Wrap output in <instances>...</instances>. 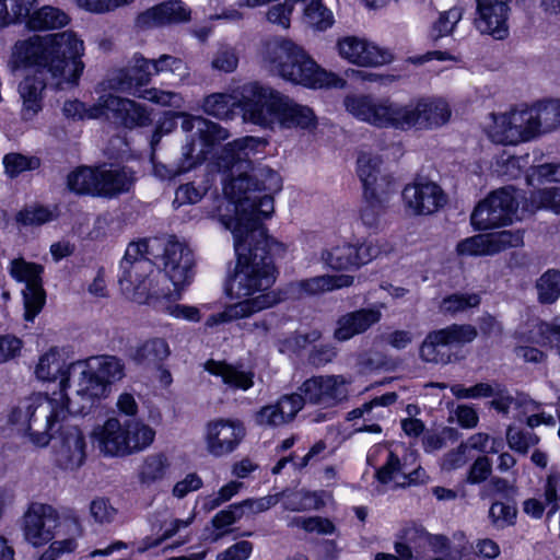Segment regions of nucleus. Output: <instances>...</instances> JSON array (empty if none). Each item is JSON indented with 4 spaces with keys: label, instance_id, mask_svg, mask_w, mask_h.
<instances>
[{
    "label": "nucleus",
    "instance_id": "obj_26",
    "mask_svg": "<svg viewBox=\"0 0 560 560\" xmlns=\"http://www.w3.org/2000/svg\"><path fill=\"white\" fill-rule=\"evenodd\" d=\"M382 313L377 308H360L341 315L336 322L334 338L343 342L361 335L381 320Z\"/></svg>",
    "mask_w": 560,
    "mask_h": 560
},
{
    "label": "nucleus",
    "instance_id": "obj_60",
    "mask_svg": "<svg viewBox=\"0 0 560 560\" xmlns=\"http://www.w3.org/2000/svg\"><path fill=\"white\" fill-rule=\"evenodd\" d=\"M90 515L97 524H109L115 520L117 510L108 499L96 498L90 503Z\"/></svg>",
    "mask_w": 560,
    "mask_h": 560
},
{
    "label": "nucleus",
    "instance_id": "obj_36",
    "mask_svg": "<svg viewBox=\"0 0 560 560\" xmlns=\"http://www.w3.org/2000/svg\"><path fill=\"white\" fill-rule=\"evenodd\" d=\"M102 382L110 389V385L125 376L122 361L114 355L93 357L85 361Z\"/></svg>",
    "mask_w": 560,
    "mask_h": 560
},
{
    "label": "nucleus",
    "instance_id": "obj_20",
    "mask_svg": "<svg viewBox=\"0 0 560 560\" xmlns=\"http://www.w3.org/2000/svg\"><path fill=\"white\" fill-rule=\"evenodd\" d=\"M55 453L61 468H79L86 457V442L82 431L77 425H60Z\"/></svg>",
    "mask_w": 560,
    "mask_h": 560
},
{
    "label": "nucleus",
    "instance_id": "obj_56",
    "mask_svg": "<svg viewBox=\"0 0 560 560\" xmlns=\"http://www.w3.org/2000/svg\"><path fill=\"white\" fill-rule=\"evenodd\" d=\"M5 173L10 177H16L22 172L35 170L39 166V160L36 158H27L20 153H9L3 158Z\"/></svg>",
    "mask_w": 560,
    "mask_h": 560
},
{
    "label": "nucleus",
    "instance_id": "obj_31",
    "mask_svg": "<svg viewBox=\"0 0 560 560\" xmlns=\"http://www.w3.org/2000/svg\"><path fill=\"white\" fill-rule=\"evenodd\" d=\"M296 44L283 37H271L262 40L258 49L261 63L282 78V68L293 55Z\"/></svg>",
    "mask_w": 560,
    "mask_h": 560
},
{
    "label": "nucleus",
    "instance_id": "obj_5",
    "mask_svg": "<svg viewBox=\"0 0 560 560\" xmlns=\"http://www.w3.org/2000/svg\"><path fill=\"white\" fill-rule=\"evenodd\" d=\"M69 415L72 412L66 393H36L19 402L11 412L10 421L25 432L35 445L46 446L52 438L55 427Z\"/></svg>",
    "mask_w": 560,
    "mask_h": 560
},
{
    "label": "nucleus",
    "instance_id": "obj_7",
    "mask_svg": "<svg viewBox=\"0 0 560 560\" xmlns=\"http://www.w3.org/2000/svg\"><path fill=\"white\" fill-rule=\"evenodd\" d=\"M23 530L28 542L33 546H43L56 535L80 536L82 526L79 516L72 510L66 511L60 521L52 506L35 503L24 514Z\"/></svg>",
    "mask_w": 560,
    "mask_h": 560
},
{
    "label": "nucleus",
    "instance_id": "obj_21",
    "mask_svg": "<svg viewBox=\"0 0 560 560\" xmlns=\"http://www.w3.org/2000/svg\"><path fill=\"white\" fill-rule=\"evenodd\" d=\"M402 199L415 214L427 215L436 212L446 203L442 188L433 182H415L402 190Z\"/></svg>",
    "mask_w": 560,
    "mask_h": 560
},
{
    "label": "nucleus",
    "instance_id": "obj_30",
    "mask_svg": "<svg viewBox=\"0 0 560 560\" xmlns=\"http://www.w3.org/2000/svg\"><path fill=\"white\" fill-rule=\"evenodd\" d=\"M296 44L283 37H271L262 40L258 49L261 63L282 78V68L293 55Z\"/></svg>",
    "mask_w": 560,
    "mask_h": 560
},
{
    "label": "nucleus",
    "instance_id": "obj_48",
    "mask_svg": "<svg viewBox=\"0 0 560 560\" xmlns=\"http://www.w3.org/2000/svg\"><path fill=\"white\" fill-rule=\"evenodd\" d=\"M154 74L170 72L174 80L184 82L189 77L187 65L179 58L171 55H161L151 59Z\"/></svg>",
    "mask_w": 560,
    "mask_h": 560
},
{
    "label": "nucleus",
    "instance_id": "obj_37",
    "mask_svg": "<svg viewBox=\"0 0 560 560\" xmlns=\"http://www.w3.org/2000/svg\"><path fill=\"white\" fill-rule=\"evenodd\" d=\"M28 28L34 31L63 27L69 23L68 15L58 8L45 5L26 18Z\"/></svg>",
    "mask_w": 560,
    "mask_h": 560
},
{
    "label": "nucleus",
    "instance_id": "obj_44",
    "mask_svg": "<svg viewBox=\"0 0 560 560\" xmlns=\"http://www.w3.org/2000/svg\"><path fill=\"white\" fill-rule=\"evenodd\" d=\"M538 301L541 304H552L560 296V271L549 269L536 282Z\"/></svg>",
    "mask_w": 560,
    "mask_h": 560
},
{
    "label": "nucleus",
    "instance_id": "obj_2",
    "mask_svg": "<svg viewBox=\"0 0 560 560\" xmlns=\"http://www.w3.org/2000/svg\"><path fill=\"white\" fill-rule=\"evenodd\" d=\"M83 52V40L72 31L45 36L34 35L15 43L13 57L16 61L39 68L35 74L27 75L19 84L23 119H32L42 110L46 88L44 71L50 73L58 89L75 85L84 69L81 60Z\"/></svg>",
    "mask_w": 560,
    "mask_h": 560
},
{
    "label": "nucleus",
    "instance_id": "obj_16",
    "mask_svg": "<svg viewBox=\"0 0 560 560\" xmlns=\"http://www.w3.org/2000/svg\"><path fill=\"white\" fill-rule=\"evenodd\" d=\"M347 384L342 375H319L304 381L299 390L307 402L331 408L347 399Z\"/></svg>",
    "mask_w": 560,
    "mask_h": 560
},
{
    "label": "nucleus",
    "instance_id": "obj_19",
    "mask_svg": "<svg viewBox=\"0 0 560 560\" xmlns=\"http://www.w3.org/2000/svg\"><path fill=\"white\" fill-rule=\"evenodd\" d=\"M357 172L363 186V196L393 194V178L378 155L361 152L357 160Z\"/></svg>",
    "mask_w": 560,
    "mask_h": 560
},
{
    "label": "nucleus",
    "instance_id": "obj_51",
    "mask_svg": "<svg viewBox=\"0 0 560 560\" xmlns=\"http://www.w3.org/2000/svg\"><path fill=\"white\" fill-rule=\"evenodd\" d=\"M235 100L226 93H213L203 101V112L217 118H226L231 113V108L235 105Z\"/></svg>",
    "mask_w": 560,
    "mask_h": 560
},
{
    "label": "nucleus",
    "instance_id": "obj_63",
    "mask_svg": "<svg viewBox=\"0 0 560 560\" xmlns=\"http://www.w3.org/2000/svg\"><path fill=\"white\" fill-rule=\"evenodd\" d=\"M212 67L223 72H233L238 65V56L234 48L222 46L212 59Z\"/></svg>",
    "mask_w": 560,
    "mask_h": 560
},
{
    "label": "nucleus",
    "instance_id": "obj_40",
    "mask_svg": "<svg viewBox=\"0 0 560 560\" xmlns=\"http://www.w3.org/2000/svg\"><path fill=\"white\" fill-rule=\"evenodd\" d=\"M37 0H0V30L25 22Z\"/></svg>",
    "mask_w": 560,
    "mask_h": 560
},
{
    "label": "nucleus",
    "instance_id": "obj_3",
    "mask_svg": "<svg viewBox=\"0 0 560 560\" xmlns=\"http://www.w3.org/2000/svg\"><path fill=\"white\" fill-rule=\"evenodd\" d=\"M343 104L352 116L362 121L401 130L438 128L446 124L452 114L448 104L440 98H419L399 104L389 98L360 94L347 96Z\"/></svg>",
    "mask_w": 560,
    "mask_h": 560
},
{
    "label": "nucleus",
    "instance_id": "obj_4",
    "mask_svg": "<svg viewBox=\"0 0 560 560\" xmlns=\"http://www.w3.org/2000/svg\"><path fill=\"white\" fill-rule=\"evenodd\" d=\"M238 104L244 120L262 128L273 129L278 125L281 128L313 129L317 124L312 108L259 82H248L240 88Z\"/></svg>",
    "mask_w": 560,
    "mask_h": 560
},
{
    "label": "nucleus",
    "instance_id": "obj_15",
    "mask_svg": "<svg viewBox=\"0 0 560 560\" xmlns=\"http://www.w3.org/2000/svg\"><path fill=\"white\" fill-rule=\"evenodd\" d=\"M121 276L119 283L126 292H132L135 299L142 298L150 300H161L166 294L165 290L160 289L152 276H160L155 272L152 260H138L135 264L120 262Z\"/></svg>",
    "mask_w": 560,
    "mask_h": 560
},
{
    "label": "nucleus",
    "instance_id": "obj_43",
    "mask_svg": "<svg viewBox=\"0 0 560 560\" xmlns=\"http://www.w3.org/2000/svg\"><path fill=\"white\" fill-rule=\"evenodd\" d=\"M390 195L364 196L361 221L369 229H378L388 208Z\"/></svg>",
    "mask_w": 560,
    "mask_h": 560
},
{
    "label": "nucleus",
    "instance_id": "obj_32",
    "mask_svg": "<svg viewBox=\"0 0 560 560\" xmlns=\"http://www.w3.org/2000/svg\"><path fill=\"white\" fill-rule=\"evenodd\" d=\"M203 162L205 154L202 151L196 152L195 139H190L182 148V156L176 164L166 165L163 163H158L152 158L153 173L158 178L162 180L173 179L176 176L192 170L197 165L202 164Z\"/></svg>",
    "mask_w": 560,
    "mask_h": 560
},
{
    "label": "nucleus",
    "instance_id": "obj_11",
    "mask_svg": "<svg viewBox=\"0 0 560 560\" xmlns=\"http://www.w3.org/2000/svg\"><path fill=\"white\" fill-rule=\"evenodd\" d=\"M68 372H71L70 377H73L75 386V396L72 398L68 396L72 415L89 412L96 400L108 395L107 386L85 361L70 363Z\"/></svg>",
    "mask_w": 560,
    "mask_h": 560
},
{
    "label": "nucleus",
    "instance_id": "obj_23",
    "mask_svg": "<svg viewBox=\"0 0 560 560\" xmlns=\"http://www.w3.org/2000/svg\"><path fill=\"white\" fill-rule=\"evenodd\" d=\"M132 60V66L120 69L109 79V86L139 98L143 94L141 88L150 83L154 71L151 59L135 55Z\"/></svg>",
    "mask_w": 560,
    "mask_h": 560
},
{
    "label": "nucleus",
    "instance_id": "obj_53",
    "mask_svg": "<svg viewBox=\"0 0 560 560\" xmlns=\"http://www.w3.org/2000/svg\"><path fill=\"white\" fill-rule=\"evenodd\" d=\"M480 304L478 294H452L443 299L441 310L447 314H457Z\"/></svg>",
    "mask_w": 560,
    "mask_h": 560
},
{
    "label": "nucleus",
    "instance_id": "obj_18",
    "mask_svg": "<svg viewBox=\"0 0 560 560\" xmlns=\"http://www.w3.org/2000/svg\"><path fill=\"white\" fill-rule=\"evenodd\" d=\"M341 58L360 67H380L393 60L392 52L357 36H346L337 42Z\"/></svg>",
    "mask_w": 560,
    "mask_h": 560
},
{
    "label": "nucleus",
    "instance_id": "obj_62",
    "mask_svg": "<svg viewBox=\"0 0 560 560\" xmlns=\"http://www.w3.org/2000/svg\"><path fill=\"white\" fill-rule=\"evenodd\" d=\"M254 420L257 425L264 428H276L285 424L277 404L261 407L256 411Z\"/></svg>",
    "mask_w": 560,
    "mask_h": 560
},
{
    "label": "nucleus",
    "instance_id": "obj_17",
    "mask_svg": "<svg viewBox=\"0 0 560 560\" xmlns=\"http://www.w3.org/2000/svg\"><path fill=\"white\" fill-rule=\"evenodd\" d=\"M110 114L114 119L127 128L150 124V116L143 106L132 100L113 94L102 95L92 109L90 117H109Z\"/></svg>",
    "mask_w": 560,
    "mask_h": 560
},
{
    "label": "nucleus",
    "instance_id": "obj_9",
    "mask_svg": "<svg viewBox=\"0 0 560 560\" xmlns=\"http://www.w3.org/2000/svg\"><path fill=\"white\" fill-rule=\"evenodd\" d=\"M161 248L163 253L159 257L162 259L164 275L174 287L173 291H165L163 299L176 301L195 277L194 253L187 244L173 236L162 242Z\"/></svg>",
    "mask_w": 560,
    "mask_h": 560
},
{
    "label": "nucleus",
    "instance_id": "obj_50",
    "mask_svg": "<svg viewBox=\"0 0 560 560\" xmlns=\"http://www.w3.org/2000/svg\"><path fill=\"white\" fill-rule=\"evenodd\" d=\"M530 207L533 210L545 209L560 214V187H548L530 192Z\"/></svg>",
    "mask_w": 560,
    "mask_h": 560
},
{
    "label": "nucleus",
    "instance_id": "obj_14",
    "mask_svg": "<svg viewBox=\"0 0 560 560\" xmlns=\"http://www.w3.org/2000/svg\"><path fill=\"white\" fill-rule=\"evenodd\" d=\"M246 435V428L238 419L218 418L205 428L203 441L207 452L214 457L233 453Z\"/></svg>",
    "mask_w": 560,
    "mask_h": 560
},
{
    "label": "nucleus",
    "instance_id": "obj_12",
    "mask_svg": "<svg viewBox=\"0 0 560 560\" xmlns=\"http://www.w3.org/2000/svg\"><path fill=\"white\" fill-rule=\"evenodd\" d=\"M292 54L282 68L284 80L313 89L336 86L341 82L334 73L322 69L301 46L296 45Z\"/></svg>",
    "mask_w": 560,
    "mask_h": 560
},
{
    "label": "nucleus",
    "instance_id": "obj_49",
    "mask_svg": "<svg viewBox=\"0 0 560 560\" xmlns=\"http://www.w3.org/2000/svg\"><path fill=\"white\" fill-rule=\"evenodd\" d=\"M161 247L162 241L160 240L130 243L121 262L135 264L138 260H152V258L159 257L156 252L161 249Z\"/></svg>",
    "mask_w": 560,
    "mask_h": 560
},
{
    "label": "nucleus",
    "instance_id": "obj_35",
    "mask_svg": "<svg viewBox=\"0 0 560 560\" xmlns=\"http://www.w3.org/2000/svg\"><path fill=\"white\" fill-rule=\"evenodd\" d=\"M140 19L149 26H161L186 22L190 19V12L182 1L170 0L147 10Z\"/></svg>",
    "mask_w": 560,
    "mask_h": 560
},
{
    "label": "nucleus",
    "instance_id": "obj_33",
    "mask_svg": "<svg viewBox=\"0 0 560 560\" xmlns=\"http://www.w3.org/2000/svg\"><path fill=\"white\" fill-rule=\"evenodd\" d=\"M69 364L65 362L57 348L49 349L44 353L36 364L35 375L39 381L52 382L60 377V390L66 393L69 387L70 374Z\"/></svg>",
    "mask_w": 560,
    "mask_h": 560
},
{
    "label": "nucleus",
    "instance_id": "obj_64",
    "mask_svg": "<svg viewBox=\"0 0 560 560\" xmlns=\"http://www.w3.org/2000/svg\"><path fill=\"white\" fill-rule=\"evenodd\" d=\"M52 213L44 207L26 208L16 215V221L23 225H40L51 221Z\"/></svg>",
    "mask_w": 560,
    "mask_h": 560
},
{
    "label": "nucleus",
    "instance_id": "obj_34",
    "mask_svg": "<svg viewBox=\"0 0 560 560\" xmlns=\"http://www.w3.org/2000/svg\"><path fill=\"white\" fill-rule=\"evenodd\" d=\"M205 370L214 376L221 377L223 384L233 390L245 392L254 385V373L243 370L241 365L211 359L205 363Z\"/></svg>",
    "mask_w": 560,
    "mask_h": 560
},
{
    "label": "nucleus",
    "instance_id": "obj_22",
    "mask_svg": "<svg viewBox=\"0 0 560 560\" xmlns=\"http://www.w3.org/2000/svg\"><path fill=\"white\" fill-rule=\"evenodd\" d=\"M477 18L475 25L482 34L503 39L509 34V0H476Z\"/></svg>",
    "mask_w": 560,
    "mask_h": 560
},
{
    "label": "nucleus",
    "instance_id": "obj_25",
    "mask_svg": "<svg viewBox=\"0 0 560 560\" xmlns=\"http://www.w3.org/2000/svg\"><path fill=\"white\" fill-rule=\"evenodd\" d=\"M490 139L503 145H516L525 140V116L523 110L512 109L502 115H492Z\"/></svg>",
    "mask_w": 560,
    "mask_h": 560
},
{
    "label": "nucleus",
    "instance_id": "obj_6",
    "mask_svg": "<svg viewBox=\"0 0 560 560\" xmlns=\"http://www.w3.org/2000/svg\"><path fill=\"white\" fill-rule=\"evenodd\" d=\"M155 431L140 421H127L122 424L117 418L107 419L92 432L96 447L106 456H126L141 452L150 446Z\"/></svg>",
    "mask_w": 560,
    "mask_h": 560
},
{
    "label": "nucleus",
    "instance_id": "obj_10",
    "mask_svg": "<svg viewBox=\"0 0 560 560\" xmlns=\"http://www.w3.org/2000/svg\"><path fill=\"white\" fill-rule=\"evenodd\" d=\"M478 330L469 324H452L430 331L420 346V358L433 364L446 365L453 361L452 348L472 342Z\"/></svg>",
    "mask_w": 560,
    "mask_h": 560
},
{
    "label": "nucleus",
    "instance_id": "obj_45",
    "mask_svg": "<svg viewBox=\"0 0 560 560\" xmlns=\"http://www.w3.org/2000/svg\"><path fill=\"white\" fill-rule=\"evenodd\" d=\"M198 136L201 141V145L200 148L196 147V152L202 151L206 160L214 145L229 139L230 132L221 125L205 118Z\"/></svg>",
    "mask_w": 560,
    "mask_h": 560
},
{
    "label": "nucleus",
    "instance_id": "obj_13",
    "mask_svg": "<svg viewBox=\"0 0 560 560\" xmlns=\"http://www.w3.org/2000/svg\"><path fill=\"white\" fill-rule=\"evenodd\" d=\"M9 271L14 280L25 283L23 290L24 317L26 320H33L42 311L46 301L42 280L44 268L42 265L16 258L11 261Z\"/></svg>",
    "mask_w": 560,
    "mask_h": 560
},
{
    "label": "nucleus",
    "instance_id": "obj_54",
    "mask_svg": "<svg viewBox=\"0 0 560 560\" xmlns=\"http://www.w3.org/2000/svg\"><path fill=\"white\" fill-rule=\"evenodd\" d=\"M490 235L494 255L512 247L522 246L524 241L523 230L520 229L492 232Z\"/></svg>",
    "mask_w": 560,
    "mask_h": 560
},
{
    "label": "nucleus",
    "instance_id": "obj_52",
    "mask_svg": "<svg viewBox=\"0 0 560 560\" xmlns=\"http://www.w3.org/2000/svg\"><path fill=\"white\" fill-rule=\"evenodd\" d=\"M462 18L463 9L460 7H454L440 13L439 19L432 26V37L434 39H439L452 34L456 24L462 20Z\"/></svg>",
    "mask_w": 560,
    "mask_h": 560
},
{
    "label": "nucleus",
    "instance_id": "obj_46",
    "mask_svg": "<svg viewBox=\"0 0 560 560\" xmlns=\"http://www.w3.org/2000/svg\"><path fill=\"white\" fill-rule=\"evenodd\" d=\"M303 4L305 21L317 30H326L332 24V14L320 0H298Z\"/></svg>",
    "mask_w": 560,
    "mask_h": 560
},
{
    "label": "nucleus",
    "instance_id": "obj_47",
    "mask_svg": "<svg viewBox=\"0 0 560 560\" xmlns=\"http://www.w3.org/2000/svg\"><path fill=\"white\" fill-rule=\"evenodd\" d=\"M456 250L465 256H492L494 255L490 233L477 234L460 241Z\"/></svg>",
    "mask_w": 560,
    "mask_h": 560
},
{
    "label": "nucleus",
    "instance_id": "obj_1",
    "mask_svg": "<svg viewBox=\"0 0 560 560\" xmlns=\"http://www.w3.org/2000/svg\"><path fill=\"white\" fill-rule=\"evenodd\" d=\"M265 145L264 139L247 136L225 144L218 156V166L230 171L223 191L235 205L236 212L232 232L237 264L228 284L229 294L235 299L246 300L257 293V296L272 294L278 299L273 292H268L276 280L271 252L278 243L267 235L262 224V220L273 213V198L270 194L258 192L279 190L281 179L270 168L248 174L250 155ZM231 223L225 224L228 229H231Z\"/></svg>",
    "mask_w": 560,
    "mask_h": 560
},
{
    "label": "nucleus",
    "instance_id": "obj_41",
    "mask_svg": "<svg viewBox=\"0 0 560 560\" xmlns=\"http://www.w3.org/2000/svg\"><path fill=\"white\" fill-rule=\"evenodd\" d=\"M320 260L334 270L355 268L354 244L343 243L325 248L320 253Z\"/></svg>",
    "mask_w": 560,
    "mask_h": 560
},
{
    "label": "nucleus",
    "instance_id": "obj_59",
    "mask_svg": "<svg viewBox=\"0 0 560 560\" xmlns=\"http://www.w3.org/2000/svg\"><path fill=\"white\" fill-rule=\"evenodd\" d=\"M284 492L266 495L258 499H246L240 502L244 516L254 515L269 510L278 504Z\"/></svg>",
    "mask_w": 560,
    "mask_h": 560
},
{
    "label": "nucleus",
    "instance_id": "obj_61",
    "mask_svg": "<svg viewBox=\"0 0 560 560\" xmlns=\"http://www.w3.org/2000/svg\"><path fill=\"white\" fill-rule=\"evenodd\" d=\"M139 98L151 101L162 106H173L179 108L183 98L178 93L159 90L156 88L144 89Z\"/></svg>",
    "mask_w": 560,
    "mask_h": 560
},
{
    "label": "nucleus",
    "instance_id": "obj_58",
    "mask_svg": "<svg viewBox=\"0 0 560 560\" xmlns=\"http://www.w3.org/2000/svg\"><path fill=\"white\" fill-rule=\"evenodd\" d=\"M516 513L515 506L503 502H494L490 506L489 517L494 527L504 528L514 523Z\"/></svg>",
    "mask_w": 560,
    "mask_h": 560
},
{
    "label": "nucleus",
    "instance_id": "obj_57",
    "mask_svg": "<svg viewBox=\"0 0 560 560\" xmlns=\"http://www.w3.org/2000/svg\"><path fill=\"white\" fill-rule=\"evenodd\" d=\"M298 0H284L281 3L270 7L266 12L268 22L288 30L291 24V15Z\"/></svg>",
    "mask_w": 560,
    "mask_h": 560
},
{
    "label": "nucleus",
    "instance_id": "obj_29",
    "mask_svg": "<svg viewBox=\"0 0 560 560\" xmlns=\"http://www.w3.org/2000/svg\"><path fill=\"white\" fill-rule=\"evenodd\" d=\"M275 304H277V299L272 294H261L259 296H254V299H246L230 305L222 313L209 316L206 325L213 327L222 323L248 317L257 312L271 307Z\"/></svg>",
    "mask_w": 560,
    "mask_h": 560
},
{
    "label": "nucleus",
    "instance_id": "obj_55",
    "mask_svg": "<svg viewBox=\"0 0 560 560\" xmlns=\"http://www.w3.org/2000/svg\"><path fill=\"white\" fill-rule=\"evenodd\" d=\"M307 399L305 396L299 390V393L282 395L277 400V406L282 415V418L287 423L291 422L298 415L300 410L304 407Z\"/></svg>",
    "mask_w": 560,
    "mask_h": 560
},
{
    "label": "nucleus",
    "instance_id": "obj_8",
    "mask_svg": "<svg viewBox=\"0 0 560 560\" xmlns=\"http://www.w3.org/2000/svg\"><path fill=\"white\" fill-rule=\"evenodd\" d=\"M520 191L512 185L491 191L480 200L470 215V223L477 231L494 230L511 225L517 217Z\"/></svg>",
    "mask_w": 560,
    "mask_h": 560
},
{
    "label": "nucleus",
    "instance_id": "obj_42",
    "mask_svg": "<svg viewBox=\"0 0 560 560\" xmlns=\"http://www.w3.org/2000/svg\"><path fill=\"white\" fill-rule=\"evenodd\" d=\"M170 468V462L165 454L154 453L148 455L139 468V481L150 486L162 480Z\"/></svg>",
    "mask_w": 560,
    "mask_h": 560
},
{
    "label": "nucleus",
    "instance_id": "obj_28",
    "mask_svg": "<svg viewBox=\"0 0 560 560\" xmlns=\"http://www.w3.org/2000/svg\"><path fill=\"white\" fill-rule=\"evenodd\" d=\"M353 282L354 277L350 275H323L292 282L290 284V291L298 298L303 295H317L348 288L352 285Z\"/></svg>",
    "mask_w": 560,
    "mask_h": 560
},
{
    "label": "nucleus",
    "instance_id": "obj_38",
    "mask_svg": "<svg viewBox=\"0 0 560 560\" xmlns=\"http://www.w3.org/2000/svg\"><path fill=\"white\" fill-rule=\"evenodd\" d=\"M170 354L168 343L164 339L152 338L135 349L132 360L138 364L155 365L168 358Z\"/></svg>",
    "mask_w": 560,
    "mask_h": 560
},
{
    "label": "nucleus",
    "instance_id": "obj_24",
    "mask_svg": "<svg viewBox=\"0 0 560 560\" xmlns=\"http://www.w3.org/2000/svg\"><path fill=\"white\" fill-rule=\"evenodd\" d=\"M560 126V100L538 101L527 107V141Z\"/></svg>",
    "mask_w": 560,
    "mask_h": 560
},
{
    "label": "nucleus",
    "instance_id": "obj_39",
    "mask_svg": "<svg viewBox=\"0 0 560 560\" xmlns=\"http://www.w3.org/2000/svg\"><path fill=\"white\" fill-rule=\"evenodd\" d=\"M98 167L81 166L67 177L68 188L79 195L97 196Z\"/></svg>",
    "mask_w": 560,
    "mask_h": 560
},
{
    "label": "nucleus",
    "instance_id": "obj_27",
    "mask_svg": "<svg viewBox=\"0 0 560 560\" xmlns=\"http://www.w3.org/2000/svg\"><path fill=\"white\" fill-rule=\"evenodd\" d=\"M97 196L114 198L130 191L135 185V173L128 167L98 166Z\"/></svg>",
    "mask_w": 560,
    "mask_h": 560
}]
</instances>
